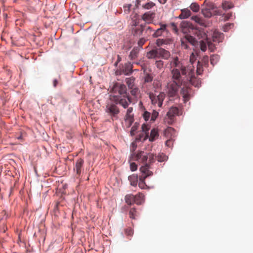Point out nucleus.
Instances as JSON below:
<instances>
[{"instance_id": "1", "label": "nucleus", "mask_w": 253, "mask_h": 253, "mask_svg": "<svg viewBox=\"0 0 253 253\" xmlns=\"http://www.w3.org/2000/svg\"><path fill=\"white\" fill-rule=\"evenodd\" d=\"M156 156L152 153H147L144 151H139L136 154L133 152L130 157V161H135L143 164L140 168V171L144 174L139 177L138 186L144 189L147 188L145 180L147 177L153 175V172L149 170L150 165L155 161Z\"/></svg>"}, {"instance_id": "2", "label": "nucleus", "mask_w": 253, "mask_h": 253, "mask_svg": "<svg viewBox=\"0 0 253 253\" xmlns=\"http://www.w3.org/2000/svg\"><path fill=\"white\" fill-rule=\"evenodd\" d=\"M167 65L169 68L172 81L183 84L185 79L188 75V73L193 69V66L187 67L182 61L177 56L171 57Z\"/></svg>"}, {"instance_id": "3", "label": "nucleus", "mask_w": 253, "mask_h": 253, "mask_svg": "<svg viewBox=\"0 0 253 253\" xmlns=\"http://www.w3.org/2000/svg\"><path fill=\"white\" fill-rule=\"evenodd\" d=\"M110 98L119 103L124 108H128L131 99L127 92L126 86L120 83H116L110 88Z\"/></svg>"}, {"instance_id": "4", "label": "nucleus", "mask_w": 253, "mask_h": 253, "mask_svg": "<svg viewBox=\"0 0 253 253\" xmlns=\"http://www.w3.org/2000/svg\"><path fill=\"white\" fill-rule=\"evenodd\" d=\"M146 56L148 59H157L161 58L168 60L170 56V52L162 48L153 49L147 53Z\"/></svg>"}, {"instance_id": "5", "label": "nucleus", "mask_w": 253, "mask_h": 253, "mask_svg": "<svg viewBox=\"0 0 253 253\" xmlns=\"http://www.w3.org/2000/svg\"><path fill=\"white\" fill-rule=\"evenodd\" d=\"M119 103L113 100H110L107 103L105 107L106 113L111 118L112 120L117 119L118 115L120 113V110L117 105Z\"/></svg>"}, {"instance_id": "6", "label": "nucleus", "mask_w": 253, "mask_h": 253, "mask_svg": "<svg viewBox=\"0 0 253 253\" xmlns=\"http://www.w3.org/2000/svg\"><path fill=\"white\" fill-rule=\"evenodd\" d=\"M145 91L149 95L151 103L153 105H157L159 107H162L163 101L166 97V95L164 92H161L158 95H156V94L151 92L149 89H147Z\"/></svg>"}, {"instance_id": "7", "label": "nucleus", "mask_w": 253, "mask_h": 253, "mask_svg": "<svg viewBox=\"0 0 253 253\" xmlns=\"http://www.w3.org/2000/svg\"><path fill=\"white\" fill-rule=\"evenodd\" d=\"M207 28H197L194 31V33L196 36L200 40V39H207V43L209 50L211 52L214 51V45L212 44L210 41V35L206 34Z\"/></svg>"}, {"instance_id": "8", "label": "nucleus", "mask_w": 253, "mask_h": 253, "mask_svg": "<svg viewBox=\"0 0 253 253\" xmlns=\"http://www.w3.org/2000/svg\"><path fill=\"white\" fill-rule=\"evenodd\" d=\"M132 68V64L130 62H127L125 63L124 65H122V67L120 69L116 70V74L117 75H121L122 74L129 75L133 72Z\"/></svg>"}, {"instance_id": "9", "label": "nucleus", "mask_w": 253, "mask_h": 253, "mask_svg": "<svg viewBox=\"0 0 253 253\" xmlns=\"http://www.w3.org/2000/svg\"><path fill=\"white\" fill-rule=\"evenodd\" d=\"M182 84H179L178 83L172 81V83L170 84L168 86V95L169 97H173L177 95L178 88L182 85Z\"/></svg>"}, {"instance_id": "10", "label": "nucleus", "mask_w": 253, "mask_h": 253, "mask_svg": "<svg viewBox=\"0 0 253 253\" xmlns=\"http://www.w3.org/2000/svg\"><path fill=\"white\" fill-rule=\"evenodd\" d=\"M206 34L210 35V40H212L213 42L219 43L222 41L224 39V35L217 31L208 32L207 30Z\"/></svg>"}, {"instance_id": "11", "label": "nucleus", "mask_w": 253, "mask_h": 253, "mask_svg": "<svg viewBox=\"0 0 253 253\" xmlns=\"http://www.w3.org/2000/svg\"><path fill=\"white\" fill-rule=\"evenodd\" d=\"M174 133V129L172 127H168L167 129H166L165 131V135L168 138H169L165 143V144L167 146L169 147H170L173 145V134Z\"/></svg>"}, {"instance_id": "12", "label": "nucleus", "mask_w": 253, "mask_h": 253, "mask_svg": "<svg viewBox=\"0 0 253 253\" xmlns=\"http://www.w3.org/2000/svg\"><path fill=\"white\" fill-rule=\"evenodd\" d=\"M144 27L143 25L137 23L134 25H130V30L133 36L138 37L142 34Z\"/></svg>"}, {"instance_id": "13", "label": "nucleus", "mask_w": 253, "mask_h": 253, "mask_svg": "<svg viewBox=\"0 0 253 253\" xmlns=\"http://www.w3.org/2000/svg\"><path fill=\"white\" fill-rule=\"evenodd\" d=\"M187 79H189L191 84L195 87H199L201 84V81L199 78H197L195 76L194 69H193L188 73V75L186 77Z\"/></svg>"}, {"instance_id": "14", "label": "nucleus", "mask_w": 253, "mask_h": 253, "mask_svg": "<svg viewBox=\"0 0 253 253\" xmlns=\"http://www.w3.org/2000/svg\"><path fill=\"white\" fill-rule=\"evenodd\" d=\"M183 101L184 103L187 102L193 95V91L188 87H183L181 90Z\"/></svg>"}, {"instance_id": "15", "label": "nucleus", "mask_w": 253, "mask_h": 253, "mask_svg": "<svg viewBox=\"0 0 253 253\" xmlns=\"http://www.w3.org/2000/svg\"><path fill=\"white\" fill-rule=\"evenodd\" d=\"M179 109L176 107H171L169 108V111L167 113V116L170 120L169 123H171L173 122V118L176 115H179Z\"/></svg>"}, {"instance_id": "16", "label": "nucleus", "mask_w": 253, "mask_h": 253, "mask_svg": "<svg viewBox=\"0 0 253 253\" xmlns=\"http://www.w3.org/2000/svg\"><path fill=\"white\" fill-rule=\"evenodd\" d=\"M196 29H194L193 30V34L195 36V37H194L192 36L189 35H186L185 36V37L183 38L185 41H186V42L188 43H190L191 45L196 46L198 44V41L196 38L199 39L197 36H195L194 33V31Z\"/></svg>"}, {"instance_id": "17", "label": "nucleus", "mask_w": 253, "mask_h": 253, "mask_svg": "<svg viewBox=\"0 0 253 253\" xmlns=\"http://www.w3.org/2000/svg\"><path fill=\"white\" fill-rule=\"evenodd\" d=\"M155 17V13L152 11H148L144 13L141 18L148 23H151Z\"/></svg>"}, {"instance_id": "18", "label": "nucleus", "mask_w": 253, "mask_h": 253, "mask_svg": "<svg viewBox=\"0 0 253 253\" xmlns=\"http://www.w3.org/2000/svg\"><path fill=\"white\" fill-rule=\"evenodd\" d=\"M84 163V161L82 159H79L77 161L75 166L74 168V170L77 174L80 175L81 173L82 168Z\"/></svg>"}, {"instance_id": "19", "label": "nucleus", "mask_w": 253, "mask_h": 253, "mask_svg": "<svg viewBox=\"0 0 253 253\" xmlns=\"http://www.w3.org/2000/svg\"><path fill=\"white\" fill-rule=\"evenodd\" d=\"M133 111V108L130 107H128L126 111V121L128 122L129 123V126H130L133 121V114H132Z\"/></svg>"}, {"instance_id": "20", "label": "nucleus", "mask_w": 253, "mask_h": 253, "mask_svg": "<svg viewBox=\"0 0 253 253\" xmlns=\"http://www.w3.org/2000/svg\"><path fill=\"white\" fill-rule=\"evenodd\" d=\"M167 25L166 24H161L160 28L157 29L153 34V37L157 38L162 35V33L166 31Z\"/></svg>"}, {"instance_id": "21", "label": "nucleus", "mask_w": 253, "mask_h": 253, "mask_svg": "<svg viewBox=\"0 0 253 253\" xmlns=\"http://www.w3.org/2000/svg\"><path fill=\"white\" fill-rule=\"evenodd\" d=\"M140 50V47L136 46L134 47L129 55V59L131 60H134L136 58L138 57Z\"/></svg>"}, {"instance_id": "22", "label": "nucleus", "mask_w": 253, "mask_h": 253, "mask_svg": "<svg viewBox=\"0 0 253 253\" xmlns=\"http://www.w3.org/2000/svg\"><path fill=\"white\" fill-rule=\"evenodd\" d=\"M130 18H131V21L130 23V25H134V24H136L137 23H139V15L133 12L132 14L130 15Z\"/></svg>"}, {"instance_id": "23", "label": "nucleus", "mask_w": 253, "mask_h": 253, "mask_svg": "<svg viewBox=\"0 0 253 253\" xmlns=\"http://www.w3.org/2000/svg\"><path fill=\"white\" fill-rule=\"evenodd\" d=\"M181 14L178 16V18L181 19H186L191 15V11L187 8H185L181 10Z\"/></svg>"}, {"instance_id": "24", "label": "nucleus", "mask_w": 253, "mask_h": 253, "mask_svg": "<svg viewBox=\"0 0 253 253\" xmlns=\"http://www.w3.org/2000/svg\"><path fill=\"white\" fill-rule=\"evenodd\" d=\"M128 178L131 185L133 186H136L137 185L138 183L137 175L133 174L129 176Z\"/></svg>"}, {"instance_id": "25", "label": "nucleus", "mask_w": 253, "mask_h": 253, "mask_svg": "<svg viewBox=\"0 0 253 253\" xmlns=\"http://www.w3.org/2000/svg\"><path fill=\"white\" fill-rule=\"evenodd\" d=\"M125 201L128 205H130L135 203L134 195L131 194L126 195L125 197Z\"/></svg>"}, {"instance_id": "26", "label": "nucleus", "mask_w": 253, "mask_h": 253, "mask_svg": "<svg viewBox=\"0 0 253 253\" xmlns=\"http://www.w3.org/2000/svg\"><path fill=\"white\" fill-rule=\"evenodd\" d=\"M191 19L194 21L196 23L199 24L200 25H205V20L201 17L198 16H193L191 17Z\"/></svg>"}, {"instance_id": "27", "label": "nucleus", "mask_w": 253, "mask_h": 253, "mask_svg": "<svg viewBox=\"0 0 253 253\" xmlns=\"http://www.w3.org/2000/svg\"><path fill=\"white\" fill-rule=\"evenodd\" d=\"M234 7L233 4L228 1H224L222 3V9L224 10H227Z\"/></svg>"}, {"instance_id": "28", "label": "nucleus", "mask_w": 253, "mask_h": 253, "mask_svg": "<svg viewBox=\"0 0 253 253\" xmlns=\"http://www.w3.org/2000/svg\"><path fill=\"white\" fill-rule=\"evenodd\" d=\"M144 195L142 193H139L135 195V203L137 205H141L144 200Z\"/></svg>"}, {"instance_id": "29", "label": "nucleus", "mask_w": 253, "mask_h": 253, "mask_svg": "<svg viewBox=\"0 0 253 253\" xmlns=\"http://www.w3.org/2000/svg\"><path fill=\"white\" fill-rule=\"evenodd\" d=\"M158 132L157 129L154 128L151 131L150 136L149 137V140L150 141H154L156 138L158 136Z\"/></svg>"}, {"instance_id": "30", "label": "nucleus", "mask_w": 253, "mask_h": 253, "mask_svg": "<svg viewBox=\"0 0 253 253\" xmlns=\"http://www.w3.org/2000/svg\"><path fill=\"white\" fill-rule=\"evenodd\" d=\"M199 42H200V47L201 50L202 51H205L207 50V39H203Z\"/></svg>"}, {"instance_id": "31", "label": "nucleus", "mask_w": 253, "mask_h": 253, "mask_svg": "<svg viewBox=\"0 0 253 253\" xmlns=\"http://www.w3.org/2000/svg\"><path fill=\"white\" fill-rule=\"evenodd\" d=\"M129 217L131 219H135L138 216V212L135 208H131L129 211Z\"/></svg>"}, {"instance_id": "32", "label": "nucleus", "mask_w": 253, "mask_h": 253, "mask_svg": "<svg viewBox=\"0 0 253 253\" xmlns=\"http://www.w3.org/2000/svg\"><path fill=\"white\" fill-rule=\"evenodd\" d=\"M155 65L157 68L160 70H163L164 69V62L162 60H156Z\"/></svg>"}, {"instance_id": "33", "label": "nucleus", "mask_w": 253, "mask_h": 253, "mask_svg": "<svg viewBox=\"0 0 253 253\" xmlns=\"http://www.w3.org/2000/svg\"><path fill=\"white\" fill-rule=\"evenodd\" d=\"M202 13L203 14V15L206 17L209 18L212 16L211 10L205 7L202 9Z\"/></svg>"}, {"instance_id": "34", "label": "nucleus", "mask_w": 253, "mask_h": 253, "mask_svg": "<svg viewBox=\"0 0 253 253\" xmlns=\"http://www.w3.org/2000/svg\"><path fill=\"white\" fill-rule=\"evenodd\" d=\"M219 59V57L217 54H212L211 56V63L212 65L216 64Z\"/></svg>"}, {"instance_id": "35", "label": "nucleus", "mask_w": 253, "mask_h": 253, "mask_svg": "<svg viewBox=\"0 0 253 253\" xmlns=\"http://www.w3.org/2000/svg\"><path fill=\"white\" fill-rule=\"evenodd\" d=\"M203 66H204L200 61H198L197 65L196 73L198 75H200L203 73Z\"/></svg>"}, {"instance_id": "36", "label": "nucleus", "mask_w": 253, "mask_h": 253, "mask_svg": "<svg viewBox=\"0 0 253 253\" xmlns=\"http://www.w3.org/2000/svg\"><path fill=\"white\" fill-rule=\"evenodd\" d=\"M155 6V3L152 1L147 2L145 4L142 5V7L143 8H144L145 9H147V10L152 9Z\"/></svg>"}, {"instance_id": "37", "label": "nucleus", "mask_w": 253, "mask_h": 253, "mask_svg": "<svg viewBox=\"0 0 253 253\" xmlns=\"http://www.w3.org/2000/svg\"><path fill=\"white\" fill-rule=\"evenodd\" d=\"M144 80L145 83H151L153 80V76L151 74L146 73L145 74Z\"/></svg>"}, {"instance_id": "38", "label": "nucleus", "mask_w": 253, "mask_h": 253, "mask_svg": "<svg viewBox=\"0 0 253 253\" xmlns=\"http://www.w3.org/2000/svg\"><path fill=\"white\" fill-rule=\"evenodd\" d=\"M126 82L129 88H132L133 87L134 83V78H126Z\"/></svg>"}, {"instance_id": "39", "label": "nucleus", "mask_w": 253, "mask_h": 253, "mask_svg": "<svg viewBox=\"0 0 253 253\" xmlns=\"http://www.w3.org/2000/svg\"><path fill=\"white\" fill-rule=\"evenodd\" d=\"M204 4L205 5V7L210 9V10H214L216 8V6L215 5L211 2H206L205 1L204 2Z\"/></svg>"}, {"instance_id": "40", "label": "nucleus", "mask_w": 253, "mask_h": 253, "mask_svg": "<svg viewBox=\"0 0 253 253\" xmlns=\"http://www.w3.org/2000/svg\"><path fill=\"white\" fill-rule=\"evenodd\" d=\"M190 8L193 11L195 12H198L200 9L199 5L196 2L192 3L190 5Z\"/></svg>"}, {"instance_id": "41", "label": "nucleus", "mask_w": 253, "mask_h": 253, "mask_svg": "<svg viewBox=\"0 0 253 253\" xmlns=\"http://www.w3.org/2000/svg\"><path fill=\"white\" fill-rule=\"evenodd\" d=\"M139 126V124L135 123L134 125L132 126L130 133L131 136H134L135 134L136 130H137Z\"/></svg>"}, {"instance_id": "42", "label": "nucleus", "mask_w": 253, "mask_h": 253, "mask_svg": "<svg viewBox=\"0 0 253 253\" xmlns=\"http://www.w3.org/2000/svg\"><path fill=\"white\" fill-rule=\"evenodd\" d=\"M158 161L160 162H163L167 160L168 157L167 156L164 154V153L159 154L158 156Z\"/></svg>"}, {"instance_id": "43", "label": "nucleus", "mask_w": 253, "mask_h": 253, "mask_svg": "<svg viewBox=\"0 0 253 253\" xmlns=\"http://www.w3.org/2000/svg\"><path fill=\"white\" fill-rule=\"evenodd\" d=\"M205 67H207L209 64V57L208 56H204L200 61Z\"/></svg>"}, {"instance_id": "44", "label": "nucleus", "mask_w": 253, "mask_h": 253, "mask_svg": "<svg viewBox=\"0 0 253 253\" xmlns=\"http://www.w3.org/2000/svg\"><path fill=\"white\" fill-rule=\"evenodd\" d=\"M159 115V113L153 110L152 114H151V119L150 120L152 122H154L156 120V118L158 117Z\"/></svg>"}, {"instance_id": "45", "label": "nucleus", "mask_w": 253, "mask_h": 253, "mask_svg": "<svg viewBox=\"0 0 253 253\" xmlns=\"http://www.w3.org/2000/svg\"><path fill=\"white\" fill-rule=\"evenodd\" d=\"M234 24L233 23H227L226 24L224 27H223V31L224 32H227L229 29H230L232 27H233Z\"/></svg>"}, {"instance_id": "46", "label": "nucleus", "mask_w": 253, "mask_h": 253, "mask_svg": "<svg viewBox=\"0 0 253 253\" xmlns=\"http://www.w3.org/2000/svg\"><path fill=\"white\" fill-rule=\"evenodd\" d=\"M143 117L145 121H148L151 118V113L147 111H144L143 114Z\"/></svg>"}, {"instance_id": "47", "label": "nucleus", "mask_w": 253, "mask_h": 253, "mask_svg": "<svg viewBox=\"0 0 253 253\" xmlns=\"http://www.w3.org/2000/svg\"><path fill=\"white\" fill-rule=\"evenodd\" d=\"M131 7V4H126L124 6V12L126 14H128L130 12V9Z\"/></svg>"}, {"instance_id": "48", "label": "nucleus", "mask_w": 253, "mask_h": 253, "mask_svg": "<svg viewBox=\"0 0 253 253\" xmlns=\"http://www.w3.org/2000/svg\"><path fill=\"white\" fill-rule=\"evenodd\" d=\"M131 90L130 93L132 96H136L139 92V89L137 87H134L130 88Z\"/></svg>"}, {"instance_id": "49", "label": "nucleus", "mask_w": 253, "mask_h": 253, "mask_svg": "<svg viewBox=\"0 0 253 253\" xmlns=\"http://www.w3.org/2000/svg\"><path fill=\"white\" fill-rule=\"evenodd\" d=\"M146 42V40L144 38L140 39L138 42V47H140V49L142 48V46Z\"/></svg>"}, {"instance_id": "50", "label": "nucleus", "mask_w": 253, "mask_h": 253, "mask_svg": "<svg viewBox=\"0 0 253 253\" xmlns=\"http://www.w3.org/2000/svg\"><path fill=\"white\" fill-rule=\"evenodd\" d=\"M223 17L225 20H229L233 17V13L232 12L224 13Z\"/></svg>"}, {"instance_id": "51", "label": "nucleus", "mask_w": 253, "mask_h": 253, "mask_svg": "<svg viewBox=\"0 0 253 253\" xmlns=\"http://www.w3.org/2000/svg\"><path fill=\"white\" fill-rule=\"evenodd\" d=\"M181 46L184 49H188L189 48L188 42H186L183 39L181 40Z\"/></svg>"}, {"instance_id": "52", "label": "nucleus", "mask_w": 253, "mask_h": 253, "mask_svg": "<svg viewBox=\"0 0 253 253\" xmlns=\"http://www.w3.org/2000/svg\"><path fill=\"white\" fill-rule=\"evenodd\" d=\"M130 169L131 171H134L137 169V166L134 163H131L130 164Z\"/></svg>"}, {"instance_id": "53", "label": "nucleus", "mask_w": 253, "mask_h": 253, "mask_svg": "<svg viewBox=\"0 0 253 253\" xmlns=\"http://www.w3.org/2000/svg\"><path fill=\"white\" fill-rule=\"evenodd\" d=\"M126 234L128 236H132L133 234V231L131 228H127L126 230Z\"/></svg>"}, {"instance_id": "54", "label": "nucleus", "mask_w": 253, "mask_h": 253, "mask_svg": "<svg viewBox=\"0 0 253 253\" xmlns=\"http://www.w3.org/2000/svg\"><path fill=\"white\" fill-rule=\"evenodd\" d=\"M141 128L142 130V131L144 132L146 134L147 133V132L148 131L149 127L148 125L143 124Z\"/></svg>"}, {"instance_id": "55", "label": "nucleus", "mask_w": 253, "mask_h": 253, "mask_svg": "<svg viewBox=\"0 0 253 253\" xmlns=\"http://www.w3.org/2000/svg\"><path fill=\"white\" fill-rule=\"evenodd\" d=\"M214 12L215 15L223 16L224 13L221 10L214 9Z\"/></svg>"}, {"instance_id": "56", "label": "nucleus", "mask_w": 253, "mask_h": 253, "mask_svg": "<svg viewBox=\"0 0 253 253\" xmlns=\"http://www.w3.org/2000/svg\"><path fill=\"white\" fill-rule=\"evenodd\" d=\"M163 43H164V41L163 40H161L160 39L157 40L156 44H157V45L160 46V45H162Z\"/></svg>"}, {"instance_id": "57", "label": "nucleus", "mask_w": 253, "mask_h": 253, "mask_svg": "<svg viewBox=\"0 0 253 253\" xmlns=\"http://www.w3.org/2000/svg\"><path fill=\"white\" fill-rule=\"evenodd\" d=\"M171 26L172 27L173 29L175 31V32L177 33L178 30L177 29L176 24L174 23H171Z\"/></svg>"}, {"instance_id": "58", "label": "nucleus", "mask_w": 253, "mask_h": 253, "mask_svg": "<svg viewBox=\"0 0 253 253\" xmlns=\"http://www.w3.org/2000/svg\"><path fill=\"white\" fill-rule=\"evenodd\" d=\"M137 147V145L136 144V143L133 142L131 143V150H132L133 151H134L136 149Z\"/></svg>"}, {"instance_id": "59", "label": "nucleus", "mask_w": 253, "mask_h": 253, "mask_svg": "<svg viewBox=\"0 0 253 253\" xmlns=\"http://www.w3.org/2000/svg\"><path fill=\"white\" fill-rule=\"evenodd\" d=\"M194 58H195V55H194V53H192L190 56V62H191L192 63L194 60Z\"/></svg>"}, {"instance_id": "60", "label": "nucleus", "mask_w": 253, "mask_h": 253, "mask_svg": "<svg viewBox=\"0 0 253 253\" xmlns=\"http://www.w3.org/2000/svg\"><path fill=\"white\" fill-rule=\"evenodd\" d=\"M188 25V23L185 22V21H183V22H182L181 23V26L182 27H186Z\"/></svg>"}, {"instance_id": "61", "label": "nucleus", "mask_w": 253, "mask_h": 253, "mask_svg": "<svg viewBox=\"0 0 253 253\" xmlns=\"http://www.w3.org/2000/svg\"><path fill=\"white\" fill-rule=\"evenodd\" d=\"M58 83V81L56 79H54L53 82L54 87H56Z\"/></svg>"}, {"instance_id": "62", "label": "nucleus", "mask_w": 253, "mask_h": 253, "mask_svg": "<svg viewBox=\"0 0 253 253\" xmlns=\"http://www.w3.org/2000/svg\"><path fill=\"white\" fill-rule=\"evenodd\" d=\"M158 1L161 4H165V3H166L167 0H158Z\"/></svg>"}, {"instance_id": "63", "label": "nucleus", "mask_w": 253, "mask_h": 253, "mask_svg": "<svg viewBox=\"0 0 253 253\" xmlns=\"http://www.w3.org/2000/svg\"><path fill=\"white\" fill-rule=\"evenodd\" d=\"M118 62H120L121 61V57L120 55H118L117 60Z\"/></svg>"}, {"instance_id": "64", "label": "nucleus", "mask_w": 253, "mask_h": 253, "mask_svg": "<svg viewBox=\"0 0 253 253\" xmlns=\"http://www.w3.org/2000/svg\"><path fill=\"white\" fill-rule=\"evenodd\" d=\"M146 31H150V32H151V31H152V28H151L150 27H148L147 28V30H146Z\"/></svg>"}]
</instances>
